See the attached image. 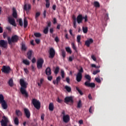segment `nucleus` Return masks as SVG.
Instances as JSON below:
<instances>
[{
    "label": "nucleus",
    "instance_id": "55",
    "mask_svg": "<svg viewBox=\"0 0 126 126\" xmlns=\"http://www.w3.org/2000/svg\"><path fill=\"white\" fill-rule=\"evenodd\" d=\"M58 103H61L62 102V100L60 98L58 97V99L57 100Z\"/></svg>",
    "mask_w": 126,
    "mask_h": 126
},
{
    "label": "nucleus",
    "instance_id": "64",
    "mask_svg": "<svg viewBox=\"0 0 126 126\" xmlns=\"http://www.w3.org/2000/svg\"><path fill=\"white\" fill-rule=\"evenodd\" d=\"M66 82H67L68 84H69V78L66 77Z\"/></svg>",
    "mask_w": 126,
    "mask_h": 126
},
{
    "label": "nucleus",
    "instance_id": "49",
    "mask_svg": "<svg viewBox=\"0 0 126 126\" xmlns=\"http://www.w3.org/2000/svg\"><path fill=\"white\" fill-rule=\"evenodd\" d=\"M94 108H93V106H91L90 108H89V113L92 114V112H93Z\"/></svg>",
    "mask_w": 126,
    "mask_h": 126
},
{
    "label": "nucleus",
    "instance_id": "10",
    "mask_svg": "<svg viewBox=\"0 0 126 126\" xmlns=\"http://www.w3.org/2000/svg\"><path fill=\"white\" fill-rule=\"evenodd\" d=\"M43 64H44V60L40 58L37 60L36 62V65L37 69H40L43 67Z\"/></svg>",
    "mask_w": 126,
    "mask_h": 126
},
{
    "label": "nucleus",
    "instance_id": "5",
    "mask_svg": "<svg viewBox=\"0 0 126 126\" xmlns=\"http://www.w3.org/2000/svg\"><path fill=\"white\" fill-rule=\"evenodd\" d=\"M78 73H77V75H76V81L77 82H80L81 79H82V73L84 72V69L82 67H80V69L78 70Z\"/></svg>",
    "mask_w": 126,
    "mask_h": 126
},
{
    "label": "nucleus",
    "instance_id": "19",
    "mask_svg": "<svg viewBox=\"0 0 126 126\" xmlns=\"http://www.w3.org/2000/svg\"><path fill=\"white\" fill-rule=\"evenodd\" d=\"M15 114L17 117H21L22 116V112L19 110H16L15 111Z\"/></svg>",
    "mask_w": 126,
    "mask_h": 126
},
{
    "label": "nucleus",
    "instance_id": "39",
    "mask_svg": "<svg viewBox=\"0 0 126 126\" xmlns=\"http://www.w3.org/2000/svg\"><path fill=\"white\" fill-rule=\"evenodd\" d=\"M82 106V104L81 103V100H79L78 103H77V108H80Z\"/></svg>",
    "mask_w": 126,
    "mask_h": 126
},
{
    "label": "nucleus",
    "instance_id": "1",
    "mask_svg": "<svg viewBox=\"0 0 126 126\" xmlns=\"http://www.w3.org/2000/svg\"><path fill=\"white\" fill-rule=\"evenodd\" d=\"M19 83L20 84V93L21 94L24 95L25 97L28 98L29 94H28V92H27V86H28V83L25 82V80L23 79H20Z\"/></svg>",
    "mask_w": 126,
    "mask_h": 126
},
{
    "label": "nucleus",
    "instance_id": "8",
    "mask_svg": "<svg viewBox=\"0 0 126 126\" xmlns=\"http://www.w3.org/2000/svg\"><path fill=\"white\" fill-rule=\"evenodd\" d=\"M1 70L2 71V73H4L6 74H8L10 72L11 69L9 66L3 65Z\"/></svg>",
    "mask_w": 126,
    "mask_h": 126
},
{
    "label": "nucleus",
    "instance_id": "17",
    "mask_svg": "<svg viewBox=\"0 0 126 126\" xmlns=\"http://www.w3.org/2000/svg\"><path fill=\"white\" fill-rule=\"evenodd\" d=\"M45 73L46 75L47 76L51 75V69H50V67H48L46 68V70H45Z\"/></svg>",
    "mask_w": 126,
    "mask_h": 126
},
{
    "label": "nucleus",
    "instance_id": "32",
    "mask_svg": "<svg viewBox=\"0 0 126 126\" xmlns=\"http://www.w3.org/2000/svg\"><path fill=\"white\" fill-rule=\"evenodd\" d=\"M45 1H46V8H49V6H50L49 0H45Z\"/></svg>",
    "mask_w": 126,
    "mask_h": 126
},
{
    "label": "nucleus",
    "instance_id": "14",
    "mask_svg": "<svg viewBox=\"0 0 126 126\" xmlns=\"http://www.w3.org/2000/svg\"><path fill=\"white\" fill-rule=\"evenodd\" d=\"M8 19V23L10 24V25H13L14 27H16V23L15 22V19L12 17H8L7 18Z\"/></svg>",
    "mask_w": 126,
    "mask_h": 126
},
{
    "label": "nucleus",
    "instance_id": "3",
    "mask_svg": "<svg viewBox=\"0 0 126 126\" xmlns=\"http://www.w3.org/2000/svg\"><path fill=\"white\" fill-rule=\"evenodd\" d=\"M85 78L89 81H86V82H85V86H86V87L92 88H94L95 87V84H94V83H90V81H91V77L89 75H85Z\"/></svg>",
    "mask_w": 126,
    "mask_h": 126
},
{
    "label": "nucleus",
    "instance_id": "57",
    "mask_svg": "<svg viewBox=\"0 0 126 126\" xmlns=\"http://www.w3.org/2000/svg\"><path fill=\"white\" fill-rule=\"evenodd\" d=\"M24 70L25 71V72L28 74L29 73V70H28V69L26 68H24Z\"/></svg>",
    "mask_w": 126,
    "mask_h": 126
},
{
    "label": "nucleus",
    "instance_id": "51",
    "mask_svg": "<svg viewBox=\"0 0 126 126\" xmlns=\"http://www.w3.org/2000/svg\"><path fill=\"white\" fill-rule=\"evenodd\" d=\"M95 81H96L97 83H101V79H99L98 78H95Z\"/></svg>",
    "mask_w": 126,
    "mask_h": 126
},
{
    "label": "nucleus",
    "instance_id": "11",
    "mask_svg": "<svg viewBox=\"0 0 126 126\" xmlns=\"http://www.w3.org/2000/svg\"><path fill=\"white\" fill-rule=\"evenodd\" d=\"M56 55V51L55 49L53 48H50L49 49V56L48 57L49 59H52L55 58V56Z\"/></svg>",
    "mask_w": 126,
    "mask_h": 126
},
{
    "label": "nucleus",
    "instance_id": "34",
    "mask_svg": "<svg viewBox=\"0 0 126 126\" xmlns=\"http://www.w3.org/2000/svg\"><path fill=\"white\" fill-rule=\"evenodd\" d=\"M49 28H45L44 30L43 31V32L44 33V34H48V30H49Z\"/></svg>",
    "mask_w": 126,
    "mask_h": 126
},
{
    "label": "nucleus",
    "instance_id": "23",
    "mask_svg": "<svg viewBox=\"0 0 126 126\" xmlns=\"http://www.w3.org/2000/svg\"><path fill=\"white\" fill-rule=\"evenodd\" d=\"M13 18L17 19V11H16V8H13V14H12Z\"/></svg>",
    "mask_w": 126,
    "mask_h": 126
},
{
    "label": "nucleus",
    "instance_id": "35",
    "mask_svg": "<svg viewBox=\"0 0 126 126\" xmlns=\"http://www.w3.org/2000/svg\"><path fill=\"white\" fill-rule=\"evenodd\" d=\"M76 90H77V92H78V93H79V94L81 95H82L84 94V93H83L82 92H81V91L79 89V88L78 87H76Z\"/></svg>",
    "mask_w": 126,
    "mask_h": 126
},
{
    "label": "nucleus",
    "instance_id": "46",
    "mask_svg": "<svg viewBox=\"0 0 126 126\" xmlns=\"http://www.w3.org/2000/svg\"><path fill=\"white\" fill-rule=\"evenodd\" d=\"M40 15V12H36V13L35 14V19L37 20V18H38V17H39V16Z\"/></svg>",
    "mask_w": 126,
    "mask_h": 126
},
{
    "label": "nucleus",
    "instance_id": "31",
    "mask_svg": "<svg viewBox=\"0 0 126 126\" xmlns=\"http://www.w3.org/2000/svg\"><path fill=\"white\" fill-rule=\"evenodd\" d=\"M21 50L25 51H27V47H26L25 44L22 43V44H21Z\"/></svg>",
    "mask_w": 126,
    "mask_h": 126
},
{
    "label": "nucleus",
    "instance_id": "20",
    "mask_svg": "<svg viewBox=\"0 0 126 126\" xmlns=\"http://www.w3.org/2000/svg\"><path fill=\"white\" fill-rule=\"evenodd\" d=\"M27 56L28 59L31 60V58L32 57V50L28 51V53H27Z\"/></svg>",
    "mask_w": 126,
    "mask_h": 126
},
{
    "label": "nucleus",
    "instance_id": "9",
    "mask_svg": "<svg viewBox=\"0 0 126 126\" xmlns=\"http://www.w3.org/2000/svg\"><path fill=\"white\" fill-rule=\"evenodd\" d=\"M64 103L66 104L69 103L71 105H72L74 103V100L73 99L72 96H66L64 98Z\"/></svg>",
    "mask_w": 126,
    "mask_h": 126
},
{
    "label": "nucleus",
    "instance_id": "56",
    "mask_svg": "<svg viewBox=\"0 0 126 126\" xmlns=\"http://www.w3.org/2000/svg\"><path fill=\"white\" fill-rule=\"evenodd\" d=\"M84 19H85V22H87L88 21V16L87 15L85 16Z\"/></svg>",
    "mask_w": 126,
    "mask_h": 126
},
{
    "label": "nucleus",
    "instance_id": "42",
    "mask_svg": "<svg viewBox=\"0 0 126 126\" xmlns=\"http://www.w3.org/2000/svg\"><path fill=\"white\" fill-rule=\"evenodd\" d=\"M40 36H41V34H40V33L39 32L34 33V36H35L36 37H40Z\"/></svg>",
    "mask_w": 126,
    "mask_h": 126
},
{
    "label": "nucleus",
    "instance_id": "62",
    "mask_svg": "<svg viewBox=\"0 0 126 126\" xmlns=\"http://www.w3.org/2000/svg\"><path fill=\"white\" fill-rule=\"evenodd\" d=\"M68 61L69 62H73V58L71 57L68 58Z\"/></svg>",
    "mask_w": 126,
    "mask_h": 126
},
{
    "label": "nucleus",
    "instance_id": "12",
    "mask_svg": "<svg viewBox=\"0 0 126 126\" xmlns=\"http://www.w3.org/2000/svg\"><path fill=\"white\" fill-rule=\"evenodd\" d=\"M0 47L2 48V50L6 49L7 48V43L5 42L4 40H0Z\"/></svg>",
    "mask_w": 126,
    "mask_h": 126
},
{
    "label": "nucleus",
    "instance_id": "59",
    "mask_svg": "<svg viewBox=\"0 0 126 126\" xmlns=\"http://www.w3.org/2000/svg\"><path fill=\"white\" fill-rule=\"evenodd\" d=\"M32 63H34L35 62H36V60L35 59V58H33V59H32Z\"/></svg>",
    "mask_w": 126,
    "mask_h": 126
},
{
    "label": "nucleus",
    "instance_id": "13",
    "mask_svg": "<svg viewBox=\"0 0 126 126\" xmlns=\"http://www.w3.org/2000/svg\"><path fill=\"white\" fill-rule=\"evenodd\" d=\"M24 111L25 112V116H26L27 119H30V117L31 116L30 111L28 108H24Z\"/></svg>",
    "mask_w": 126,
    "mask_h": 126
},
{
    "label": "nucleus",
    "instance_id": "60",
    "mask_svg": "<svg viewBox=\"0 0 126 126\" xmlns=\"http://www.w3.org/2000/svg\"><path fill=\"white\" fill-rule=\"evenodd\" d=\"M39 42H40V40L39 39H35V43H36V44H39Z\"/></svg>",
    "mask_w": 126,
    "mask_h": 126
},
{
    "label": "nucleus",
    "instance_id": "25",
    "mask_svg": "<svg viewBox=\"0 0 126 126\" xmlns=\"http://www.w3.org/2000/svg\"><path fill=\"white\" fill-rule=\"evenodd\" d=\"M49 111H54V103H49Z\"/></svg>",
    "mask_w": 126,
    "mask_h": 126
},
{
    "label": "nucleus",
    "instance_id": "33",
    "mask_svg": "<svg viewBox=\"0 0 126 126\" xmlns=\"http://www.w3.org/2000/svg\"><path fill=\"white\" fill-rule=\"evenodd\" d=\"M5 102V100H4V97L3 95L0 94V103Z\"/></svg>",
    "mask_w": 126,
    "mask_h": 126
},
{
    "label": "nucleus",
    "instance_id": "30",
    "mask_svg": "<svg viewBox=\"0 0 126 126\" xmlns=\"http://www.w3.org/2000/svg\"><path fill=\"white\" fill-rule=\"evenodd\" d=\"M22 63H24V64L27 65H30V62H29V61L27 60H24L22 61Z\"/></svg>",
    "mask_w": 126,
    "mask_h": 126
},
{
    "label": "nucleus",
    "instance_id": "43",
    "mask_svg": "<svg viewBox=\"0 0 126 126\" xmlns=\"http://www.w3.org/2000/svg\"><path fill=\"white\" fill-rule=\"evenodd\" d=\"M65 50L66 51V52H67V53L69 54H72V51L70 50V48H69V47L65 48Z\"/></svg>",
    "mask_w": 126,
    "mask_h": 126
},
{
    "label": "nucleus",
    "instance_id": "47",
    "mask_svg": "<svg viewBox=\"0 0 126 126\" xmlns=\"http://www.w3.org/2000/svg\"><path fill=\"white\" fill-rule=\"evenodd\" d=\"M99 70L97 69L95 71H93V75H96L97 73H99Z\"/></svg>",
    "mask_w": 126,
    "mask_h": 126
},
{
    "label": "nucleus",
    "instance_id": "22",
    "mask_svg": "<svg viewBox=\"0 0 126 126\" xmlns=\"http://www.w3.org/2000/svg\"><path fill=\"white\" fill-rule=\"evenodd\" d=\"M0 103H1V106L3 109L6 110L7 109V104H6V102H0Z\"/></svg>",
    "mask_w": 126,
    "mask_h": 126
},
{
    "label": "nucleus",
    "instance_id": "21",
    "mask_svg": "<svg viewBox=\"0 0 126 126\" xmlns=\"http://www.w3.org/2000/svg\"><path fill=\"white\" fill-rule=\"evenodd\" d=\"M7 84H8V86L10 87H13L14 86V81L13 80V79H9L8 80V82H7Z\"/></svg>",
    "mask_w": 126,
    "mask_h": 126
},
{
    "label": "nucleus",
    "instance_id": "63",
    "mask_svg": "<svg viewBox=\"0 0 126 126\" xmlns=\"http://www.w3.org/2000/svg\"><path fill=\"white\" fill-rule=\"evenodd\" d=\"M48 79L49 81H51L52 80V76H49L48 77Z\"/></svg>",
    "mask_w": 126,
    "mask_h": 126
},
{
    "label": "nucleus",
    "instance_id": "24",
    "mask_svg": "<svg viewBox=\"0 0 126 126\" xmlns=\"http://www.w3.org/2000/svg\"><path fill=\"white\" fill-rule=\"evenodd\" d=\"M14 124L16 126H18L19 125V120L18 119V118L15 117V118H14Z\"/></svg>",
    "mask_w": 126,
    "mask_h": 126
},
{
    "label": "nucleus",
    "instance_id": "36",
    "mask_svg": "<svg viewBox=\"0 0 126 126\" xmlns=\"http://www.w3.org/2000/svg\"><path fill=\"white\" fill-rule=\"evenodd\" d=\"M71 45L73 50H74V51H75L76 53H77V49H76V46H75V44H74V43H72Z\"/></svg>",
    "mask_w": 126,
    "mask_h": 126
},
{
    "label": "nucleus",
    "instance_id": "61",
    "mask_svg": "<svg viewBox=\"0 0 126 126\" xmlns=\"http://www.w3.org/2000/svg\"><path fill=\"white\" fill-rule=\"evenodd\" d=\"M55 41L56 42L58 43L59 42V38L57 36L55 38Z\"/></svg>",
    "mask_w": 126,
    "mask_h": 126
},
{
    "label": "nucleus",
    "instance_id": "37",
    "mask_svg": "<svg viewBox=\"0 0 126 126\" xmlns=\"http://www.w3.org/2000/svg\"><path fill=\"white\" fill-rule=\"evenodd\" d=\"M61 52H62V57L63 58H65V51H64V50H62Z\"/></svg>",
    "mask_w": 126,
    "mask_h": 126
},
{
    "label": "nucleus",
    "instance_id": "54",
    "mask_svg": "<svg viewBox=\"0 0 126 126\" xmlns=\"http://www.w3.org/2000/svg\"><path fill=\"white\" fill-rule=\"evenodd\" d=\"M61 77L62 78H64V71L61 70Z\"/></svg>",
    "mask_w": 126,
    "mask_h": 126
},
{
    "label": "nucleus",
    "instance_id": "40",
    "mask_svg": "<svg viewBox=\"0 0 126 126\" xmlns=\"http://www.w3.org/2000/svg\"><path fill=\"white\" fill-rule=\"evenodd\" d=\"M43 82H44V79H40V83H37V86L40 87L41 85L43 84Z\"/></svg>",
    "mask_w": 126,
    "mask_h": 126
},
{
    "label": "nucleus",
    "instance_id": "7",
    "mask_svg": "<svg viewBox=\"0 0 126 126\" xmlns=\"http://www.w3.org/2000/svg\"><path fill=\"white\" fill-rule=\"evenodd\" d=\"M2 120L0 122L1 123V126H7V124H8L9 121L7 118L5 117V116H3L2 117ZM8 126H13V125H8Z\"/></svg>",
    "mask_w": 126,
    "mask_h": 126
},
{
    "label": "nucleus",
    "instance_id": "18",
    "mask_svg": "<svg viewBox=\"0 0 126 126\" xmlns=\"http://www.w3.org/2000/svg\"><path fill=\"white\" fill-rule=\"evenodd\" d=\"M31 9V4H25V6H24V10L26 11L30 10Z\"/></svg>",
    "mask_w": 126,
    "mask_h": 126
},
{
    "label": "nucleus",
    "instance_id": "15",
    "mask_svg": "<svg viewBox=\"0 0 126 126\" xmlns=\"http://www.w3.org/2000/svg\"><path fill=\"white\" fill-rule=\"evenodd\" d=\"M69 122V116L68 115L63 116V122L67 123Z\"/></svg>",
    "mask_w": 126,
    "mask_h": 126
},
{
    "label": "nucleus",
    "instance_id": "27",
    "mask_svg": "<svg viewBox=\"0 0 126 126\" xmlns=\"http://www.w3.org/2000/svg\"><path fill=\"white\" fill-rule=\"evenodd\" d=\"M64 89H65L66 91L68 93H70V91H72V89L68 86H65V87H64Z\"/></svg>",
    "mask_w": 126,
    "mask_h": 126
},
{
    "label": "nucleus",
    "instance_id": "41",
    "mask_svg": "<svg viewBox=\"0 0 126 126\" xmlns=\"http://www.w3.org/2000/svg\"><path fill=\"white\" fill-rule=\"evenodd\" d=\"M61 80V77L58 76V77H57V80H56V81H57V85H59V82H60Z\"/></svg>",
    "mask_w": 126,
    "mask_h": 126
},
{
    "label": "nucleus",
    "instance_id": "6",
    "mask_svg": "<svg viewBox=\"0 0 126 126\" xmlns=\"http://www.w3.org/2000/svg\"><path fill=\"white\" fill-rule=\"evenodd\" d=\"M32 104L34 106V108H35L37 110H39L40 108V102L36 99L33 98L32 99Z\"/></svg>",
    "mask_w": 126,
    "mask_h": 126
},
{
    "label": "nucleus",
    "instance_id": "26",
    "mask_svg": "<svg viewBox=\"0 0 126 126\" xmlns=\"http://www.w3.org/2000/svg\"><path fill=\"white\" fill-rule=\"evenodd\" d=\"M93 5L94 6V7L95 8H99L100 6L99 3L97 1L93 2Z\"/></svg>",
    "mask_w": 126,
    "mask_h": 126
},
{
    "label": "nucleus",
    "instance_id": "48",
    "mask_svg": "<svg viewBox=\"0 0 126 126\" xmlns=\"http://www.w3.org/2000/svg\"><path fill=\"white\" fill-rule=\"evenodd\" d=\"M18 22L19 23V26H20V27H22L23 26L22 20L21 19H19Z\"/></svg>",
    "mask_w": 126,
    "mask_h": 126
},
{
    "label": "nucleus",
    "instance_id": "4",
    "mask_svg": "<svg viewBox=\"0 0 126 126\" xmlns=\"http://www.w3.org/2000/svg\"><path fill=\"white\" fill-rule=\"evenodd\" d=\"M19 40V36L17 35H14L12 36V37H7V41L8 44H11L12 43H15L18 42Z\"/></svg>",
    "mask_w": 126,
    "mask_h": 126
},
{
    "label": "nucleus",
    "instance_id": "45",
    "mask_svg": "<svg viewBox=\"0 0 126 126\" xmlns=\"http://www.w3.org/2000/svg\"><path fill=\"white\" fill-rule=\"evenodd\" d=\"M51 27V22H47V26H46L45 28L49 29Z\"/></svg>",
    "mask_w": 126,
    "mask_h": 126
},
{
    "label": "nucleus",
    "instance_id": "50",
    "mask_svg": "<svg viewBox=\"0 0 126 126\" xmlns=\"http://www.w3.org/2000/svg\"><path fill=\"white\" fill-rule=\"evenodd\" d=\"M104 19H105V20H108L109 17H108V13L105 14V15H104Z\"/></svg>",
    "mask_w": 126,
    "mask_h": 126
},
{
    "label": "nucleus",
    "instance_id": "44",
    "mask_svg": "<svg viewBox=\"0 0 126 126\" xmlns=\"http://www.w3.org/2000/svg\"><path fill=\"white\" fill-rule=\"evenodd\" d=\"M80 40H81V36L77 35V43H78L79 44H81V42H80Z\"/></svg>",
    "mask_w": 126,
    "mask_h": 126
},
{
    "label": "nucleus",
    "instance_id": "53",
    "mask_svg": "<svg viewBox=\"0 0 126 126\" xmlns=\"http://www.w3.org/2000/svg\"><path fill=\"white\" fill-rule=\"evenodd\" d=\"M91 59H92V60H93L94 61H96V58H95V57H94L93 55L91 56Z\"/></svg>",
    "mask_w": 126,
    "mask_h": 126
},
{
    "label": "nucleus",
    "instance_id": "38",
    "mask_svg": "<svg viewBox=\"0 0 126 126\" xmlns=\"http://www.w3.org/2000/svg\"><path fill=\"white\" fill-rule=\"evenodd\" d=\"M83 32L84 33L86 34L88 32V28L87 27H83Z\"/></svg>",
    "mask_w": 126,
    "mask_h": 126
},
{
    "label": "nucleus",
    "instance_id": "29",
    "mask_svg": "<svg viewBox=\"0 0 126 126\" xmlns=\"http://www.w3.org/2000/svg\"><path fill=\"white\" fill-rule=\"evenodd\" d=\"M23 26H24L25 28H27V27H28V21L26 19H25V20H24V23H23Z\"/></svg>",
    "mask_w": 126,
    "mask_h": 126
},
{
    "label": "nucleus",
    "instance_id": "16",
    "mask_svg": "<svg viewBox=\"0 0 126 126\" xmlns=\"http://www.w3.org/2000/svg\"><path fill=\"white\" fill-rule=\"evenodd\" d=\"M92 43H93V39H92V38H90L89 40L86 41L85 45H86L87 47H89L90 46V44Z\"/></svg>",
    "mask_w": 126,
    "mask_h": 126
},
{
    "label": "nucleus",
    "instance_id": "28",
    "mask_svg": "<svg viewBox=\"0 0 126 126\" xmlns=\"http://www.w3.org/2000/svg\"><path fill=\"white\" fill-rule=\"evenodd\" d=\"M60 70V68L59 66L56 67V68L55 69V71H54V73L55 74L57 75L59 73V71Z\"/></svg>",
    "mask_w": 126,
    "mask_h": 126
},
{
    "label": "nucleus",
    "instance_id": "52",
    "mask_svg": "<svg viewBox=\"0 0 126 126\" xmlns=\"http://www.w3.org/2000/svg\"><path fill=\"white\" fill-rule=\"evenodd\" d=\"M49 32L51 34L54 33V28H50V29H49Z\"/></svg>",
    "mask_w": 126,
    "mask_h": 126
},
{
    "label": "nucleus",
    "instance_id": "2",
    "mask_svg": "<svg viewBox=\"0 0 126 126\" xmlns=\"http://www.w3.org/2000/svg\"><path fill=\"white\" fill-rule=\"evenodd\" d=\"M84 17H82V15L79 14L77 16V18H76L75 16L73 15L72 19H73V27L76 29V24H78L82 23V20H84Z\"/></svg>",
    "mask_w": 126,
    "mask_h": 126
},
{
    "label": "nucleus",
    "instance_id": "58",
    "mask_svg": "<svg viewBox=\"0 0 126 126\" xmlns=\"http://www.w3.org/2000/svg\"><path fill=\"white\" fill-rule=\"evenodd\" d=\"M52 23L54 24H56L57 23V19H56V18H54V21H52Z\"/></svg>",
    "mask_w": 126,
    "mask_h": 126
}]
</instances>
